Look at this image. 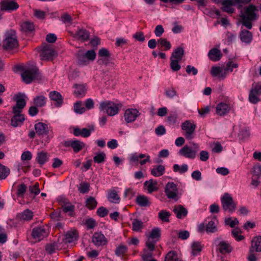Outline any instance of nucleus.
<instances>
[{
  "instance_id": "f257e3e1",
  "label": "nucleus",
  "mask_w": 261,
  "mask_h": 261,
  "mask_svg": "<svg viewBox=\"0 0 261 261\" xmlns=\"http://www.w3.org/2000/svg\"><path fill=\"white\" fill-rule=\"evenodd\" d=\"M257 11L256 7L251 4L246 7L244 13H241L240 17L242 19V24L248 29L252 28L251 22L257 19L256 12Z\"/></svg>"
},
{
  "instance_id": "f03ea898",
  "label": "nucleus",
  "mask_w": 261,
  "mask_h": 261,
  "mask_svg": "<svg viewBox=\"0 0 261 261\" xmlns=\"http://www.w3.org/2000/svg\"><path fill=\"white\" fill-rule=\"evenodd\" d=\"M18 45L16 31L13 29L7 31L5 34V39L3 41L4 49L10 51L17 48Z\"/></svg>"
},
{
  "instance_id": "7ed1b4c3",
  "label": "nucleus",
  "mask_w": 261,
  "mask_h": 261,
  "mask_svg": "<svg viewBox=\"0 0 261 261\" xmlns=\"http://www.w3.org/2000/svg\"><path fill=\"white\" fill-rule=\"evenodd\" d=\"M190 145H186L179 150V154L188 159H194L200 150L199 145L194 142L189 143Z\"/></svg>"
},
{
  "instance_id": "20e7f679",
  "label": "nucleus",
  "mask_w": 261,
  "mask_h": 261,
  "mask_svg": "<svg viewBox=\"0 0 261 261\" xmlns=\"http://www.w3.org/2000/svg\"><path fill=\"white\" fill-rule=\"evenodd\" d=\"M121 107V105L116 104L113 101H103L100 102L99 109L100 111L106 112L109 116H113L118 113Z\"/></svg>"
},
{
  "instance_id": "39448f33",
  "label": "nucleus",
  "mask_w": 261,
  "mask_h": 261,
  "mask_svg": "<svg viewBox=\"0 0 261 261\" xmlns=\"http://www.w3.org/2000/svg\"><path fill=\"white\" fill-rule=\"evenodd\" d=\"M161 237V229L159 227L153 228L147 235V240L145 242L146 247L150 250H154L155 244Z\"/></svg>"
},
{
  "instance_id": "423d86ee",
  "label": "nucleus",
  "mask_w": 261,
  "mask_h": 261,
  "mask_svg": "<svg viewBox=\"0 0 261 261\" xmlns=\"http://www.w3.org/2000/svg\"><path fill=\"white\" fill-rule=\"evenodd\" d=\"M221 202L224 212L231 214L237 208V203L233 201L231 195L228 193H224L221 198Z\"/></svg>"
},
{
  "instance_id": "0eeeda50",
  "label": "nucleus",
  "mask_w": 261,
  "mask_h": 261,
  "mask_svg": "<svg viewBox=\"0 0 261 261\" xmlns=\"http://www.w3.org/2000/svg\"><path fill=\"white\" fill-rule=\"evenodd\" d=\"M23 81L25 84H30L34 80L39 77V71L38 68L33 66L25 69L21 74Z\"/></svg>"
},
{
  "instance_id": "6e6552de",
  "label": "nucleus",
  "mask_w": 261,
  "mask_h": 261,
  "mask_svg": "<svg viewBox=\"0 0 261 261\" xmlns=\"http://www.w3.org/2000/svg\"><path fill=\"white\" fill-rule=\"evenodd\" d=\"M34 128L38 136H46L44 139L48 143L53 136L49 134V128L48 125L43 122H38L34 125Z\"/></svg>"
},
{
  "instance_id": "1a4fd4ad",
  "label": "nucleus",
  "mask_w": 261,
  "mask_h": 261,
  "mask_svg": "<svg viewBox=\"0 0 261 261\" xmlns=\"http://www.w3.org/2000/svg\"><path fill=\"white\" fill-rule=\"evenodd\" d=\"M61 145L66 147H71L75 153L82 150L85 146V144L80 140H67L61 142Z\"/></svg>"
},
{
  "instance_id": "9d476101",
  "label": "nucleus",
  "mask_w": 261,
  "mask_h": 261,
  "mask_svg": "<svg viewBox=\"0 0 261 261\" xmlns=\"http://www.w3.org/2000/svg\"><path fill=\"white\" fill-rule=\"evenodd\" d=\"M57 56L55 50L49 45H45L41 50L40 57L42 60L52 61Z\"/></svg>"
},
{
  "instance_id": "9b49d317",
  "label": "nucleus",
  "mask_w": 261,
  "mask_h": 261,
  "mask_svg": "<svg viewBox=\"0 0 261 261\" xmlns=\"http://www.w3.org/2000/svg\"><path fill=\"white\" fill-rule=\"evenodd\" d=\"M181 129L185 131V136L187 139L191 140L194 137L196 125L190 120H186L181 124Z\"/></svg>"
},
{
  "instance_id": "f8f14e48",
  "label": "nucleus",
  "mask_w": 261,
  "mask_h": 261,
  "mask_svg": "<svg viewBox=\"0 0 261 261\" xmlns=\"http://www.w3.org/2000/svg\"><path fill=\"white\" fill-rule=\"evenodd\" d=\"M261 95V84L256 83L253 85L250 91L249 100L252 103H256L259 101V95Z\"/></svg>"
},
{
  "instance_id": "ddd939ff",
  "label": "nucleus",
  "mask_w": 261,
  "mask_h": 261,
  "mask_svg": "<svg viewBox=\"0 0 261 261\" xmlns=\"http://www.w3.org/2000/svg\"><path fill=\"white\" fill-rule=\"evenodd\" d=\"M165 192L166 193V195L168 198L177 200L178 190L176 185L174 182H169L167 184L165 189Z\"/></svg>"
},
{
  "instance_id": "4468645a",
  "label": "nucleus",
  "mask_w": 261,
  "mask_h": 261,
  "mask_svg": "<svg viewBox=\"0 0 261 261\" xmlns=\"http://www.w3.org/2000/svg\"><path fill=\"white\" fill-rule=\"evenodd\" d=\"M48 231L44 226L36 227L32 229V236L36 240L40 241L48 236Z\"/></svg>"
},
{
  "instance_id": "2eb2a0df",
  "label": "nucleus",
  "mask_w": 261,
  "mask_h": 261,
  "mask_svg": "<svg viewBox=\"0 0 261 261\" xmlns=\"http://www.w3.org/2000/svg\"><path fill=\"white\" fill-rule=\"evenodd\" d=\"M25 95L24 94L19 93L16 96V105L13 107V113H21L22 110L26 105V102L24 99Z\"/></svg>"
},
{
  "instance_id": "dca6fc26",
  "label": "nucleus",
  "mask_w": 261,
  "mask_h": 261,
  "mask_svg": "<svg viewBox=\"0 0 261 261\" xmlns=\"http://www.w3.org/2000/svg\"><path fill=\"white\" fill-rule=\"evenodd\" d=\"M140 115L139 112L136 109H128L124 113V120L127 123L134 122Z\"/></svg>"
},
{
  "instance_id": "f3484780",
  "label": "nucleus",
  "mask_w": 261,
  "mask_h": 261,
  "mask_svg": "<svg viewBox=\"0 0 261 261\" xmlns=\"http://www.w3.org/2000/svg\"><path fill=\"white\" fill-rule=\"evenodd\" d=\"M220 240L219 238H217L215 240V243H218L219 246V252L222 254L230 253L232 251V247L226 241H221L219 242Z\"/></svg>"
},
{
  "instance_id": "a211bd4d",
  "label": "nucleus",
  "mask_w": 261,
  "mask_h": 261,
  "mask_svg": "<svg viewBox=\"0 0 261 261\" xmlns=\"http://www.w3.org/2000/svg\"><path fill=\"white\" fill-rule=\"evenodd\" d=\"M18 7L17 3L10 0H4L1 3V9L2 11H13Z\"/></svg>"
},
{
  "instance_id": "6ab92c4d",
  "label": "nucleus",
  "mask_w": 261,
  "mask_h": 261,
  "mask_svg": "<svg viewBox=\"0 0 261 261\" xmlns=\"http://www.w3.org/2000/svg\"><path fill=\"white\" fill-rule=\"evenodd\" d=\"M92 242L96 246H103L107 243L105 236L101 232H95L92 236Z\"/></svg>"
},
{
  "instance_id": "aec40b11",
  "label": "nucleus",
  "mask_w": 261,
  "mask_h": 261,
  "mask_svg": "<svg viewBox=\"0 0 261 261\" xmlns=\"http://www.w3.org/2000/svg\"><path fill=\"white\" fill-rule=\"evenodd\" d=\"M50 99L55 101V106L56 107H60L63 104V98L62 95L58 91H53L49 93Z\"/></svg>"
},
{
  "instance_id": "412c9836",
  "label": "nucleus",
  "mask_w": 261,
  "mask_h": 261,
  "mask_svg": "<svg viewBox=\"0 0 261 261\" xmlns=\"http://www.w3.org/2000/svg\"><path fill=\"white\" fill-rule=\"evenodd\" d=\"M230 110V107L229 105L224 102H220L216 107V113L220 116L225 115L229 113Z\"/></svg>"
},
{
  "instance_id": "4be33fe9",
  "label": "nucleus",
  "mask_w": 261,
  "mask_h": 261,
  "mask_svg": "<svg viewBox=\"0 0 261 261\" xmlns=\"http://www.w3.org/2000/svg\"><path fill=\"white\" fill-rule=\"evenodd\" d=\"M222 5L223 6L222 8L223 11L229 14H232L234 12V8L231 7L232 6L236 5L233 0H224L222 2Z\"/></svg>"
},
{
  "instance_id": "5701e85b",
  "label": "nucleus",
  "mask_w": 261,
  "mask_h": 261,
  "mask_svg": "<svg viewBox=\"0 0 261 261\" xmlns=\"http://www.w3.org/2000/svg\"><path fill=\"white\" fill-rule=\"evenodd\" d=\"M73 88L74 95L78 98L82 97L86 94L87 89L85 85L84 84H74Z\"/></svg>"
},
{
  "instance_id": "b1692460",
  "label": "nucleus",
  "mask_w": 261,
  "mask_h": 261,
  "mask_svg": "<svg viewBox=\"0 0 261 261\" xmlns=\"http://www.w3.org/2000/svg\"><path fill=\"white\" fill-rule=\"evenodd\" d=\"M14 115L12 117L11 120V125L14 127H17L21 125L24 120V116L20 113H14Z\"/></svg>"
},
{
  "instance_id": "393cba45",
  "label": "nucleus",
  "mask_w": 261,
  "mask_h": 261,
  "mask_svg": "<svg viewBox=\"0 0 261 261\" xmlns=\"http://www.w3.org/2000/svg\"><path fill=\"white\" fill-rule=\"evenodd\" d=\"M208 57L209 59L213 61H218L222 57V53L220 50L213 48L209 51Z\"/></svg>"
},
{
  "instance_id": "a878e982",
  "label": "nucleus",
  "mask_w": 261,
  "mask_h": 261,
  "mask_svg": "<svg viewBox=\"0 0 261 261\" xmlns=\"http://www.w3.org/2000/svg\"><path fill=\"white\" fill-rule=\"evenodd\" d=\"M49 155L44 151L38 152L36 154V161L40 165L42 166L48 161Z\"/></svg>"
},
{
  "instance_id": "bb28decb",
  "label": "nucleus",
  "mask_w": 261,
  "mask_h": 261,
  "mask_svg": "<svg viewBox=\"0 0 261 261\" xmlns=\"http://www.w3.org/2000/svg\"><path fill=\"white\" fill-rule=\"evenodd\" d=\"M33 217V213L29 209H26L17 215L18 219L23 221H30L32 219Z\"/></svg>"
},
{
  "instance_id": "cd10ccee",
  "label": "nucleus",
  "mask_w": 261,
  "mask_h": 261,
  "mask_svg": "<svg viewBox=\"0 0 261 261\" xmlns=\"http://www.w3.org/2000/svg\"><path fill=\"white\" fill-rule=\"evenodd\" d=\"M77 63L80 66L87 65L89 61L86 58L85 53L82 50H80L76 54Z\"/></svg>"
},
{
  "instance_id": "c85d7f7f",
  "label": "nucleus",
  "mask_w": 261,
  "mask_h": 261,
  "mask_svg": "<svg viewBox=\"0 0 261 261\" xmlns=\"http://www.w3.org/2000/svg\"><path fill=\"white\" fill-rule=\"evenodd\" d=\"M173 212L178 219H181L187 215L188 211L182 205H178L175 206L173 208Z\"/></svg>"
},
{
  "instance_id": "c756f323",
  "label": "nucleus",
  "mask_w": 261,
  "mask_h": 261,
  "mask_svg": "<svg viewBox=\"0 0 261 261\" xmlns=\"http://www.w3.org/2000/svg\"><path fill=\"white\" fill-rule=\"evenodd\" d=\"M78 238V234L76 230L69 231L65 234L64 242L65 243H71L76 241Z\"/></svg>"
},
{
  "instance_id": "7c9ffc66",
  "label": "nucleus",
  "mask_w": 261,
  "mask_h": 261,
  "mask_svg": "<svg viewBox=\"0 0 261 261\" xmlns=\"http://www.w3.org/2000/svg\"><path fill=\"white\" fill-rule=\"evenodd\" d=\"M250 249L256 252H261V236L254 237L252 239Z\"/></svg>"
},
{
  "instance_id": "2f4dec72",
  "label": "nucleus",
  "mask_w": 261,
  "mask_h": 261,
  "mask_svg": "<svg viewBox=\"0 0 261 261\" xmlns=\"http://www.w3.org/2000/svg\"><path fill=\"white\" fill-rule=\"evenodd\" d=\"M73 134L75 136H82L84 138L88 137L90 136V132L88 128H84L80 129L78 127L74 128Z\"/></svg>"
},
{
  "instance_id": "473e14b6",
  "label": "nucleus",
  "mask_w": 261,
  "mask_h": 261,
  "mask_svg": "<svg viewBox=\"0 0 261 261\" xmlns=\"http://www.w3.org/2000/svg\"><path fill=\"white\" fill-rule=\"evenodd\" d=\"M185 54L184 48L182 47H178L172 53L170 59H177V60L180 61Z\"/></svg>"
},
{
  "instance_id": "72a5a7b5",
  "label": "nucleus",
  "mask_w": 261,
  "mask_h": 261,
  "mask_svg": "<svg viewBox=\"0 0 261 261\" xmlns=\"http://www.w3.org/2000/svg\"><path fill=\"white\" fill-rule=\"evenodd\" d=\"M108 199L111 202L115 203H118L120 200L116 191L114 189H111L109 191Z\"/></svg>"
},
{
  "instance_id": "f704fd0d",
  "label": "nucleus",
  "mask_w": 261,
  "mask_h": 261,
  "mask_svg": "<svg viewBox=\"0 0 261 261\" xmlns=\"http://www.w3.org/2000/svg\"><path fill=\"white\" fill-rule=\"evenodd\" d=\"M157 185V181L156 180H153V179H150L146 181L144 183V186L147 187V189L149 193L156 191L158 190Z\"/></svg>"
},
{
  "instance_id": "c9c22d12",
  "label": "nucleus",
  "mask_w": 261,
  "mask_h": 261,
  "mask_svg": "<svg viewBox=\"0 0 261 261\" xmlns=\"http://www.w3.org/2000/svg\"><path fill=\"white\" fill-rule=\"evenodd\" d=\"M251 33L246 30H243L240 33V38L242 42L246 43H249L252 40Z\"/></svg>"
},
{
  "instance_id": "e433bc0d",
  "label": "nucleus",
  "mask_w": 261,
  "mask_h": 261,
  "mask_svg": "<svg viewBox=\"0 0 261 261\" xmlns=\"http://www.w3.org/2000/svg\"><path fill=\"white\" fill-rule=\"evenodd\" d=\"M165 171V168L163 165H160L151 170V174L155 177L163 175Z\"/></svg>"
},
{
  "instance_id": "4c0bfd02",
  "label": "nucleus",
  "mask_w": 261,
  "mask_h": 261,
  "mask_svg": "<svg viewBox=\"0 0 261 261\" xmlns=\"http://www.w3.org/2000/svg\"><path fill=\"white\" fill-rule=\"evenodd\" d=\"M136 203L141 207L148 206L150 204L148 198L144 195L137 196L136 198Z\"/></svg>"
},
{
  "instance_id": "58836bf2",
  "label": "nucleus",
  "mask_w": 261,
  "mask_h": 261,
  "mask_svg": "<svg viewBox=\"0 0 261 261\" xmlns=\"http://www.w3.org/2000/svg\"><path fill=\"white\" fill-rule=\"evenodd\" d=\"M66 201V199L65 198L62 200L64 203V205H62L63 211L65 213L69 212V215L71 216L74 210V206L69 202H67Z\"/></svg>"
},
{
  "instance_id": "ea45409f",
  "label": "nucleus",
  "mask_w": 261,
  "mask_h": 261,
  "mask_svg": "<svg viewBox=\"0 0 261 261\" xmlns=\"http://www.w3.org/2000/svg\"><path fill=\"white\" fill-rule=\"evenodd\" d=\"M217 223L213 220H212L206 224L205 230L207 233H215L218 231Z\"/></svg>"
},
{
  "instance_id": "a19ab883",
  "label": "nucleus",
  "mask_w": 261,
  "mask_h": 261,
  "mask_svg": "<svg viewBox=\"0 0 261 261\" xmlns=\"http://www.w3.org/2000/svg\"><path fill=\"white\" fill-rule=\"evenodd\" d=\"M165 261H182L175 251H170L166 255Z\"/></svg>"
},
{
  "instance_id": "79ce46f5",
  "label": "nucleus",
  "mask_w": 261,
  "mask_h": 261,
  "mask_svg": "<svg viewBox=\"0 0 261 261\" xmlns=\"http://www.w3.org/2000/svg\"><path fill=\"white\" fill-rule=\"evenodd\" d=\"M143 228V223L141 220L134 219L132 222V229L134 231L141 232Z\"/></svg>"
},
{
  "instance_id": "37998d69",
  "label": "nucleus",
  "mask_w": 261,
  "mask_h": 261,
  "mask_svg": "<svg viewBox=\"0 0 261 261\" xmlns=\"http://www.w3.org/2000/svg\"><path fill=\"white\" fill-rule=\"evenodd\" d=\"M21 28L25 33H31L34 30V23L30 21H25L21 24Z\"/></svg>"
},
{
  "instance_id": "c03bdc74",
  "label": "nucleus",
  "mask_w": 261,
  "mask_h": 261,
  "mask_svg": "<svg viewBox=\"0 0 261 261\" xmlns=\"http://www.w3.org/2000/svg\"><path fill=\"white\" fill-rule=\"evenodd\" d=\"M46 97L43 95L37 96L34 98V104L38 107H42L46 104Z\"/></svg>"
},
{
  "instance_id": "a18cd8bd",
  "label": "nucleus",
  "mask_w": 261,
  "mask_h": 261,
  "mask_svg": "<svg viewBox=\"0 0 261 261\" xmlns=\"http://www.w3.org/2000/svg\"><path fill=\"white\" fill-rule=\"evenodd\" d=\"M10 173V169L0 164V180L6 179Z\"/></svg>"
},
{
  "instance_id": "49530a36",
  "label": "nucleus",
  "mask_w": 261,
  "mask_h": 261,
  "mask_svg": "<svg viewBox=\"0 0 261 261\" xmlns=\"http://www.w3.org/2000/svg\"><path fill=\"white\" fill-rule=\"evenodd\" d=\"M78 38L83 40L86 41L89 39V33L85 29H80L76 33Z\"/></svg>"
},
{
  "instance_id": "de8ad7c7",
  "label": "nucleus",
  "mask_w": 261,
  "mask_h": 261,
  "mask_svg": "<svg viewBox=\"0 0 261 261\" xmlns=\"http://www.w3.org/2000/svg\"><path fill=\"white\" fill-rule=\"evenodd\" d=\"M171 214L169 212L166 210H162L158 214L159 219L163 222H169V217Z\"/></svg>"
},
{
  "instance_id": "09e8293b",
  "label": "nucleus",
  "mask_w": 261,
  "mask_h": 261,
  "mask_svg": "<svg viewBox=\"0 0 261 261\" xmlns=\"http://www.w3.org/2000/svg\"><path fill=\"white\" fill-rule=\"evenodd\" d=\"M97 204V202L95 198L92 196L89 197L86 201V206L90 210L94 209Z\"/></svg>"
},
{
  "instance_id": "8fccbe9b",
  "label": "nucleus",
  "mask_w": 261,
  "mask_h": 261,
  "mask_svg": "<svg viewBox=\"0 0 261 261\" xmlns=\"http://www.w3.org/2000/svg\"><path fill=\"white\" fill-rule=\"evenodd\" d=\"M158 43L162 47H164V50H167L171 48V44L167 39L164 38H161L158 40Z\"/></svg>"
},
{
  "instance_id": "3c124183",
  "label": "nucleus",
  "mask_w": 261,
  "mask_h": 261,
  "mask_svg": "<svg viewBox=\"0 0 261 261\" xmlns=\"http://www.w3.org/2000/svg\"><path fill=\"white\" fill-rule=\"evenodd\" d=\"M174 172H179L180 173H184L188 171V167L187 164H182L179 166L178 164H174L173 167Z\"/></svg>"
},
{
  "instance_id": "603ef678",
  "label": "nucleus",
  "mask_w": 261,
  "mask_h": 261,
  "mask_svg": "<svg viewBox=\"0 0 261 261\" xmlns=\"http://www.w3.org/2000/svg\"><path fill=\"white\" fill-rule=\"evenodd\" d=\"M106 154L103 152L96 153L93 157V161L96 163H102L105 161Z\"/></svg>"
},
{
  "instance_id": "864d4df0",
  "label": "nucleus",
  "mask_w": 261,
  "mask_h": 261,
  "mask_svg": "<svg viewBox=\"0 0 261 261\" xmlns=\"http://www.w3.org/2000/svg\"><path fill=\"white\" fill-rule=\"evenodd\" d=\"M74 111L76 113L82 114L85 111V108L83 107L82 101H79L74 105Z\"/></svg>"
},
{
  "instance_id": "5fc2aeb1",
  "label": "nucleus",
  "mask_w": 261,
  "mask_h": 261,
  "mask_svg": "<svg viewBox=\"0 0 261 261\" xmlns=\"http://www.w3.org/2000/svg\"><path fill=\"white\" fill-rule=\"evenodd\" d=\"M172 233L177 234L178 238L183 240L187 239L190 236V233L187 230H181L179 232H178L177 230H174L172 231Z\"/></svg>"
},
{
  "instance_id": "6e6d98bb",
  "label": "nucleus",
  "mask_w": 261,
  "mask_h": 261,
  "mask_svg": "<svg viewBox=\"0 0 261 261\" xmlns=\"http://www.w3.org/2000/svg\"><path fill=\"white\" fill-rule=\"evenodd\" d=\"M154 250H150L147 247V249L143 250V254L142 255V258L143 261H147L152 257V252Z\"/></svg>"
},
{
  "instance_id": "4d7b16f0",
  "label": "nucleus",
  "mask_w": 261,
  "mask_h": 261,
  "mask_svg": "<svg viewBox=\"0 0 261 261\" xmlns=\"http://www.w3.org/2000/svg\"><path fill=\"white\" fill-rule=\"evenodd\" d=\"M192 254L196 255L197 252H200L201 251V245L199 242H194L192 244Z\"/></svg>"
},
{
  "instance_id": "13d9d810",
  "label": "nucleus",
  "mask_w": 261,
  "mask_h": 261,
  "mask_svg": "<svg viewBox=\"0 0 261 261\" xmlns=\"http://www.w3.org/2000/svg\"><path fill=\"white\" fill-rule=\"evenodd\" d=\"M89 187L90 185L88 182H83L80 184L78 190L81 193H87L89 191Z\"/></svg>"
},
{
  "instance_id": "bf43d9fd",
  "label": "nucleus",
  "mask_w": 261,
  "mask_h": 261,
  "mask_svg": "<svg viewBox=\"0 0 261 261\" xmlns=\"http://www.w3.org/2000/svg\"><path fill=\"white\" fill-rule=\"evenodd\" d=\"M170 67L173 71H177L181 68L180 65L179 64L180 61L177 60V59H170Z\"/></svg>"
},
{
  "instance_id": "052dcab7",
  "label": "nucleus",
  "mask_w": 261,
  "mask_h": 261,
  "mask_svg": "<svg viewBox=\"0 0 261 261\" xmlns=\"http://www.w3.org/2000/svg\"><path fill=\"white\" fill-rule=\"evenodd\" d=\"M165 95L169 98H173L175 96H178V94L173 88H170L165 90Z\"/></svg>"
},
{
  "instance_id": "680f3d73",
  "label": "nucleus",
  "mask_w": 261,
  "mask_h": 261,
  "mask_svg": "<svg viewBox=\"0 0 261 261\" xmlns=\"http://www.w3.org/2000/svg\"><path fill=\"white\" fill-rule=\"evenodd\" d=\"M127 251V247L125 245H119L115 250V254L118 256L123 255Z\"/></svg>"
},
{
  "instance_id": "e2e57ef3",
  "label": "nucleus",
  "mask_w": 261,
  "mask_h": 261,
  "mask_svg": "<svg viewBox=\"0 0 261 261\" xmlns=\"http://www.w3.org/2000/svg\"><path fill=\"white\" fill-rule=\"evenodd\" d=\"M239 222L237 218H234L233 220L231 218H226L225 219V223L227 225H229L230 227H234L236 225H238Z\"/></svg>"
},
{
  "instance_id": "0e129e2a",
  "label": "nucleus",
  "mask_w": 261,
  "mask_h": 261,
  "mask_svg": "<svg viewBox=\"0 0 261 261\" xmlns=\"http://www.w3.org/2000/svg\"><path fill=\"white\" fill-rule=\"evenodd\" d=\"M98 55L100 58H110L111 54L107 48H102L98 50Z\"/></svg>"
},
{
  "instance_id": "69168bd1",
  "label": "nucleus",
  "mask_w": 261,
  "mask_h": 261,
  "mask_svg": "<svg viewBox=\"0 0 261 261\" xmlns=\"http://www.w3.org/2000/svg\"><path fill=\"white\" fill-rule=\"evenodd\" d=\"M27 186L24 184H21L18 186L16 194L18 196L21 197L27 191Z\"/></svg>"
},
{
  "instance_id": "338daca9",
  "label": "nucleus",
  "mask_w": 261,
  "mask_h": 261,
  "mask_svg": "<svg viewBox=\"0 0 261 261\" xmlns=\"http://www.w3.org/2000/svg\"><path fill=\"white\" fill-rule=\"evenodd\" d=\"M253 175L257 178L261 176V165L257 164L253 167Z\"/></svg>"
},
{
  "instance_id": "774afa93",
  "label": "nucleus",
  "mask_w": 261,
  "mask_h": 261,
  "mask_svg": "<svg viewBox=\"0 0 261 261\" xmlns=\"http://www.w3.org/2000/svg\"><path fill=\"white\" fill-rule=\"evenodd\" d=\"M85 55L89 61H93L95 59L96 53L94 50H89L85 53Z\"/></svg>"
}]
</instances>
